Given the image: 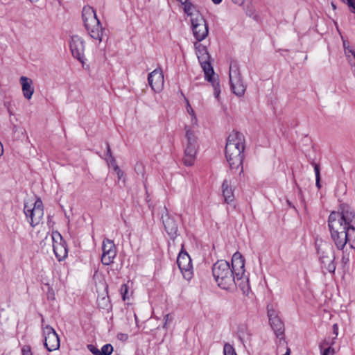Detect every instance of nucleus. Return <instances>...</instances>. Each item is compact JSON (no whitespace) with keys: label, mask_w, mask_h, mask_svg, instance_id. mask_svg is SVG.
I'll return each mask as SVG.
<instances>
[{"label":"nucleus","mask_w":355,"mask_h":355,"mask_svg":"<svg viewBox=\"0 0 355 355\" xmlns=\"http://www.w3.org/2000/svg\"><path fill=\"white\" fill-rule=\"evenodd\" d=\"M22 355H33L31 348L29 345H24L21 348Z\"/></svg>","instance_id":"obj_31"},{"label":"nucleus","mask_w":355,"mask_h":355,"mask_svg":"<svg viewBox=\"0 0 355 355\" xmlns=\"http://www.w3.org/2000/svg\"><path fill=\"white\" fill-rule=\"evenodd\" d=\"M163 223L167 234L171 239H175L178 234V227L175 219L168 215L162 216Z\"/></svg>","instance_id":"obj_18"},{"label":"nucleus","mask_w":355,"mask_h":355,"mask_svg":"<svg viewBox=\"0 0 355 355\" xmlns=\"http://www.w3.org/2000/svg\"><path fill=\"white\" fill-rule=\"evenodd\" d=\"M70 49L73 56L80 62L84 63L85 42L78 35H73L71 38Z\"/></svg>","instance_id":"obj_15"},{"label":"nucleus","mask_w":355,"mask_h":355,"mask_svg":"<svg viewBox=\"0 0 355 355\" xmlns=\"http://www.w3.org/2000/svg\"><path fill=\"white\" fill-rule=\"evenodd\" d=\"M334 329V333L335 334L336 336H338V325L336 324L333 325Z\"/></svg>","instance_id":"obj_42"},{"label":"nucleus","mask_w":355,"mask_h":355,"mask_svg":"<svg viewBox=\"0 0 355 355\" xmlns=\"http://www.w3.org/2000/svg\"><path fill=\"white\" fill-rule=\"evenodd\" d=\"M24 214L32 227L37 225L44 216L43 203L40 199H37L33 204L24 205Z\"/></svg>","instance_id":"obj_7"},{"label":"nucleus","mask_w":355,"mask_h":355,"mask_svg":"<svg viewBox=\"0 0 355 355\" xmlns=\"http://www.w3.org/2000/svg\"><path fill=\"white\" fill-rule=\"evenodd\" d=\"M117 338L121 341H126L128 338V336L126 334L119 333L117 334Z\"/></svg>","instance_id":"obj_34"},{"label":"nucleus","mask_w":355,"mask_h":355,"mask_svg":"<svg viewBox=\"0 0 355 355\" xmlns=\"http://www.w3.org/2000/svg\"><path fill=\"white\" fill-rule=\"evenodd\" d=\"M316 179V186L318 188H320V178H315Z\"/></svg>","instance_id":"obj_43"},{"label":"nucleus","mask_w":355,"mask_h":355,"mask_svg":"<svg viewBox=\"0 0 355 355\" xmlns=\"http://www.w3.org/2000/svg\"><path fill=\"white\" fill-rule=\"evenodd\" d=\"M98 306L101 309H107L110 305L109 298L107 297H103L101 298H98L97 300Z\"/></svg>","instance_id":"obj_26"},{"label":"nucleus","mask_w":355,"mask_h":355,"mask_svg":"<svg viewBox=\"0 0 355 355\" xmlns=\"http://www.w3.org/2000/svg\"><path fill=\"white\" fill-rule=\"evenodd\" d=\"M344 44V48H345V54L347 57H349L350 55H352L353 56V58L352 59L353 61H354V55H355V51H353L352 49H350L349 46H346V44L345 42H344L343 43Z\"/></svg>","instance_id":"obj_29"},{"label":"nucleus","mask_w":355,"mask_h":355,"mask_svg":"<svg viewBox=\"0 0 355 355\" xmlns=\"http://www.w3.org/2000/svg\"><path fill=\"white\" fill-rule=\"evenodd\" d=\"M343 2L345 3L346 0H341Z\"/></svg>","instance_id":"obj_48"},{"label":"nucleus","mask_w":355,"mask_h":355,"mask_svg":"<svg viewBox=\"0 0 355 355\" xmlns=\"http://www.w3.org/2000/svg\"><path fill=\"white\" fill-rule=\"evenodd\" d=\"M197 128H193L192 125H185V135L183 145L184 147L183 162L184 165L191 166L194 164L197 148L198 138L196 136Z\"/></svg>","instance_id":"obj_6"},{"label":"nucleus","mask_w":355,"mask_h":355,"mask_svg":"<svg viewBox=\"0 0 355 355\" xmlns=\"http://www.w3.org/2000/svg\"><path fill=\"white\" fill-rule=\"evenodd\" d=\"M222 193L226 203L229 204L234 201V189L230 180L226 179L223 181L222 184Z\"/></svg>","instance_id":"obj_21"},{"label":"nucleus","mask_w":355,"mask_h":355,"mask_svg":"<svg viewBox=\"0 0 355 355\" xmlns=\"http://www.w3.org/2000/svg\"><path fill=\"white\" fill-rule=\"evenodd\" d=\"M314 171H315V178H320V168H319L318 165H317V164L315 165Z\"/></svg>","instance_id":"obj_39"},{"label":"nucleus","mask_w":355,"mask_h":355,"mask_svg":"<svg viewBox=\"0 0 355 355\" xmlns=\"http://www.w3.org/2000/svg\"><path fill=\"white\" fill-rule=\"evenodd\" d=\"M317 251L322 272L324 274H334L336 264V254L333 246L322 241L316 243Z\"/></svg>","instance_id":"obj_5"},{"label":"nucleus","mask_w":355,"mask_h":355,"mask_svg":"<svg viewBox=\"0 0 355 355\" xmlns=\"http://www.w3.org/2000/svg\"><path fill=\"white\" fill-rule=\"evenodd\" d=\"M232 1H233L234 3L239 6H243L245 2V0H232Z\"/></svg>","instance_id":"obj_41"},{"label":"nucleus","mask_w":355,"mask_h":355,"mask_svg":"<svg viewBox=\"0 0 355 355\" xmlns=\"http://www.w3.org/2000/svg\"><path fill=\"white\" fill-rule=\"evenodd\" d=\"M328 354H330L331 355H334V354H335L334 348H333L331 347H329L327 349H325L322 352V355H328Z\"/></svg>","instance_id":"obj_33"},{"label":"nucleus","mask_w":355,"mask_h":355,"mask_svg":"<svg viewBox=\"0 0 355 355\" xmlns=\"http://www.w3.org/2000/svg\"><path fill=\"white\" fill-rule=\"evenodd\" d=\"M237 334L241 341L250 338V334L248 332V327L245 324H242L238 327Z\"/></svg>","instance_id":"obj_24"},{"label":"nucleus","mask_w":355,"mask_h":355,"mask_svg":"<svg viewBox=\"0 0 355 355\" xmlns=\"http://www.w3.org/2000/svg\"><path fill=\"white\" fill-rule=\"evenodd\" d=\"M267 310L270 324L275 335L278 338L283 336L284 334V324L279 318L277 311L272 305H268Z\"/></svg>","instance_id":"obj_13"},{"label":"nucleus","mask_w":355,"mask_h":355,"mask_svg":"<svg viewBox=\"0 0 355 355\" xmlns=\"http://www.w3.org/2000/svg\"><path fill=\"white\" fill-rule=\"evenodd\" d=\"M88 349L94 355H100L101 351L93 345H87Z\"/></svg>","instance_id":"obj_32"},{"label":"nucleus","mask_w":355,"mask_h":355,"mask_svg":"<svg viewBox=\"0 0 355 355\" xmlns=\"http://www.w3.org/2000/svg\"><path fill=\"white\" fill-rule=\"evenodd\" d=\"M191 24L193 36L198 42L202 41L208 36V24L204 17L191 22Z\"/></svg>","instance_id":"obj_14"},{"label":"nucleus","mask_w":355,"mask_h":355,"mask_svg":"<svg viewBox=\"0 0 355 355\" xmlns=\"http://www.w3.org/2000/svg\"><path fill=\"white\" fill-rule=\"evenodd\" d=\"M184 12L190 17L191 22L196 21L197 19L198 20V19L203 18L196 6L190 1L184 4Z\"/></svg>","instance_id":"obj_20"},{"label":"nucleus","mask_w":355,"mask_h":355,"mask_svg":"<svg viewBox=\"0 0 355 355\" xmlns=\"http://www.w3.org/2000/svg\"><path fill=\"white\" fill-rule=\"evenodd\" d=\"M245 137L239 132L233 131L227 137L225 146V157L232 169L243 170Z\"/></svg>","instance_id":"obj_3"},{"label":"nucleus","mask_w":355,"mask_h":355,"mask_svg":"<svg viewBox=\"0 0 355 355\" xmlns=\"http://www.w3.org/2000/svg\"><path fill=\"white\" fill-rule=\"evenodd\" d=\"M148 84L155 92H159L164 86V75L160 69H156L149 73L148 77Z\"/></svg>","instance_id":"obj_16"},{"label":"nucleus","mask_w":355,"mask_h":355,"mask_svg":"<svg viewBox=\"0 0 355 355\" xmlns=\"http://www.w3.org/2000/svg\"><path fill=\"white\" fill-rule=\"evenodd\" d=\"M340 210L330 214L328 225L331 237L342 253L341 262L345 266L349 260L350 251L355 249V214L347 205H342Z\"/></svg>","instance_id":"obj_1"},{"label":"nucleus","mask_w":355,"mask_h":355,"mask_svg":"<svg viewBox=\"0 0 355 355\" xmlns=\"http://www.w3.org/2000/svg\"><path fill=\"white\" fill-rule=\"evenodd\" d=\"M82 18L84 26L89 35L94 40L101 42L103 35V28L94 8L89 6H85L83 8Z\"/></svg>","instance_id":"obj_4"},{"label":"nucleus","mask_w":355,"mask_h":355,"mask_svg":"<svg viewBox=\"0 0 355 355\" xmlns=\"http://www.w3.org/2000/svg\"><path fill=\"white\" fill-rule=\"evenodd\" d=\"M102 250V263L108 266L113 263L114 259L116 256V248L113 241L105 239L103 241Z\"/></svg>","instance_id":"obj_12"},{"label":"nucleus","mask_w":355,"mask_h":355,"mask_svg":"<svg viewBox=\"0 0 355 355\" xmlns=\"http://www.w3.org/2000/svg\"><path fill=\"white\" fill-rule=\"evenodd\" d=\"M245 272V259L241 253L235 252L232 258V266L225 260H219L212 267L213 276L222 289L231 290L235 287V279L241 278Z\"/></svg>","instance_id":"obj_2"},{"label":"nucleus","mask_w":355,"mask_h":355,"mask_svg":"<svg viewBox=\"0 0 355 355\" xmlns=\"http://www.w3.org/2000/svg\"><path fill=\"white\" fill-rule=\"evenodd\" d=\"M198 61L204 71L205 76L208 81L212 80V76L214 75V69L210 63V56L207 53L198 55Z\"/></svg>","instance_id":"obj_17"},{"label":"nucleus","mask_w":355,"mask_h":355,"mask_svg":"<svg viewBox=\"0 0 355 355\" xmlns=\"http://www.w3.org/2000/svg\"><path fill=\"white\" fill-rule=\"evenodd\" d=\"M121 293H122V297H123V300L125 301V299H126V297H125V295H126V293L128 292V287L125 284H123L121 286Z\"/></svg>","instance_id":"obj_35"},{"label":"nucleus","mask_w":355,"mask_h":355,"mask_svg":"<svg viewBox=\"0 0 355 355\" xmlns=\"http://www.w3.org/2000/svg\"><path fill=\"white\" fill-rule=\"evenodd\" d=\"M29 1H31V2H36V1H37L38 0H29Z\"/></svg>","instance_id":"obj_46"},{"label":"nucleus","mask_w":355,"mask_h":355,"mask_svg":"<svg viewBox=\"0 0 355 355\" xmlns=\"http://www.w3.org/2000/svg\"><path fill=\"white\" fill-rule=\"evenodd\" d=\"M106 147H107V155H106V157H112V155L111 149H110V145H109L108 143L106 144Z\"/></svg>","instance_id":"obj_40"},{"label":"nucleus","mask_w":355,"mask_h":355,"mask_svg":"<svg viewBox=\"0 0 355 355\" xmlns=\"http://www.w3.org/2000/svg\"><path fill=\"white\" fill-rule=\"evenodd\" d=\"M209 82L212 83V85L214 87L216 97H218L220 94V91L218 89V87L219 84L215 80L214 75L212 76V80L209 81Z\"/></svg>","instance_id":"obj_30"},{"label":"nucleus","mask_w":355,"mask_h":355,"mask_svg":"<svg viewBox=\"0 0 355 355\" xmlns=\"http://www.w3.org/2000/svg\"><path fill=\"white\" fill-rule=\"evenodd\" d=\"M112 352L113 347L110 344H106L102 347L100 355H110Z\"/></svg>","instance_id":"obj_27"},{"label":"nucleus","mask_w":355,"mask_h":355,"mask_svg":"<svg viewBox=\"0 0 355 355\" xmlns=\"http://www.w3.org/2000/svg\"><path fill=\"white\" fill-rule=\"evenodd\" d=\"M19 81L21 85L24 96L28 100L31 99L34 93L33 80L26 76H21Z\"/></svg>","instance_id":"obj_19"},{"label":"nucleus","mask_w":355,"mask_h":355,"mask_svg":"<svg viewBox=\"0 0 355 355\" xmlns=\"http://www.w3.org/2000/svg\"><path fill=\"white\" fill-rule=\"evenodd\" d=\"M177 263L184 277L190 280L193 276V266L190 256L184 252H180Z\"/></svg>","instance_id":"obj_11"},{"label":"nucleus","mask_w":355,"mask_h":355,"mask_svg":"<svg viewBox=\"0 0 355 355\" xmlns=\"http://www.w3.org/2000/svg\"><path fill=\"white\" fill-rule=\"evenodd\" d=\"M135 320L137 321V315H136V314H135Z\"/></svg>","instance_id":"obj_47"},{"label":"nucleus","mask_w":355,"mask_h":355,"mask_svg":"<svg viewBox=\"0 0 355 355\" xmlns=\"http://www.w3.org/2000/svg\"><path fill=\"white\" fill-rule=\"evenodd\" d=\"M195 49L196 51V55L197 57L198 55H204L205 53H207V50L205 46L200 44L199 42H196L194 43Z\"/></svg>","instance_id":"obj_25"},{"label":"nucleus","mask_w":355,"mask_h":355,"mask_svg":"<svg viewBox=\"0 0 355 355\" xmlns=\"http://www.w3.org/2000/svg\"><path fill=\"white\" fill-rule=\"evenodd\" d=\"M212 1L215 3V4H218L220 3L222 0H212Z\"/></svg>","instance_id":"obj_45"},{"label":"nucleus","mask_w":355,"mask_h":355,"mask_svg":"<svg viewBox=\"0 0 355 355\" xmlns=\"http://www.w3.org/2000/svg\"><path fill=\"white\" fill-rule=\"evenodd\" d=\"M235 280L236 282L235 286H238L241 288L243 294L248 295L250 291V287L249 285L248 277L245 275V273L243 274L241 279Z\"/></svg>","instance_id":"obj_22"},{"label":"nucleus","mask_w":355,"mask_h":355,"mask_svg":"<svg viewBox=\"0 0 355 355\" xmlns=\"http://www.w3.org/2000/svg\"><path fill=\"white\" fill-rule=\"evenodd\" d=\"M224 355H237L234 347L228 343L225 344L223 348Z\"/></svg>","instance_id":"obj_28"},{"label":"nucleus","mask_w":355,"mask_h":355,"mask_svg":"<svg viewBox=\"0 0 355 355\" xmlns=\"http://www.w3.org/2000/svg\"><path fill=\"white\" fill-rule=\"evenodd\" d=\"M230 81L233 92L239 96H242L245 91V87L241 78L239 68L236 64H231L230 66Z\"/></svg>","instance_id":"obj_10"},{"label":"nucleus","mask_w":355,"mask_h":355,"mask_svg":"<svg viewBox=\"0 0 355 355\" xmlns=\"http://www.w3.org/2000/svg\"><path fill=\"white\" fill-rule=\"evenodd\" d=\"M44 345L49 352L55 351L60 347V338L53 327L50 325L42 327Z\"/></svg>","instance_id":"obj_9"},{"label":"nucleus","mask_w":355,"mask_h":355,"mask_svg":"<svg viewBox=\"0 0 355 355\" xmlns=\"http://www.w3.org/2000/svg\"><path fill=\"white\" fill-rule=\"evenodd\" d=\"M114 170L115 171V172L116 173L117 175H118V178L119 179H121V178L122 177L123 175V172L121 171V170L119 168V167L118 166L117 164H115V166H114Z\"/></svg>","instance_id":"obj_37"},{"label":"nucleus","mask_w":355,"mask_h":355,"mask_svg":"<svg viewBox=\"0 0 355 355\" xmlns=\"http://www.w3.org/2000/svg\"><path fill=\"white\" fill-rule=\"evenodd\" d=\"M44 241L52 243L53 252L58 261H62L67 257L68 253L67 244L58 232H52L49 236H46Z\"/></svg>","instance_id":"obj_8"},{"label":"nucleus","mask_w":355,"mask_h":355,"mask_svg":"<svg viewBox=\"0 0 355 355\" xmlns=\"http://www.w3.org/2000/svg\"><path fill=\"white\" fill-rule=\"evenodd\" d=\"M187 111L189 113V114L191 116V125H192L193 128H198V119L196 116V114L194 112V110L191 107L189 102L188 100H187Z\"/></svg>","instance_id":"obj_23"},{"label":"nucleus","mask_w":355,"mask_h":355,"mask_svg":"<svg viewBox=\"0 0 355 355\" xmlns=\"http://www.w3.org/2000/svg\"><path fill=\"white\" fill-rule=\"evenodd\" d=\"M345 3H347L349 7L353 8L355 12V0H346Z\"/></svg>","instance_id":"obj_38"},{"label":"nucleus","mask_w":355,"mask_h":355,"mask_svg":"<svg viewBox=\"0 0 355 355\" xmlns=\"http://www.w3.org/2000/svg\"><path fill=\"white\" fill-rule=\"evenodd\" d=\"M105 160L107 161L108 164L112 165L113 167H114V166H115V164H116L115 159L113 156L110 157H105Z\"/></svg>","instance_id":"obj_36"},{"label":"nucleus","mask_w":355,"mask_h":355,"mask_svg":"<svg viewBox=\"0 0 355 355\" xmlns=\"http://www.w3.org/2000/svg\"><path fill=\"white\" fill-rule=\"evenodd\" d=\"M180 3H181L182 5L185 4L186 3L189 2L188 0H177Z\"/></svg>","instance_id":"obj_44"}]
</instances>
